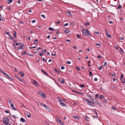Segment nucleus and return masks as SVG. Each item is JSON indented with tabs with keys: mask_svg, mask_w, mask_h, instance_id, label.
Masks as SVG:
<instances>
[{
	"mask_svg": "<svg viewBox=\"0 0 125 125\" xmlns=\"http://www.w3.org/2000/svg\"><path fill=\"white\" fill-rule=\"evenodd\" d=\"M25 115L29 118H30L31 117V116L28 113H26L25 114Z\"/></svg>",
	"mask_w": 125,
	"mask_h": 125,
	"instance_id": "nucleus-13",
	"label": "nucleus"
},
{
	"mask_svg": "<svg viewBox=\"0 0 125 125\" xmlns=\"http://www.w3.org/2000/svg\"><path fill=\"white\" fill-rule=\"evenodd\" d=\"M62 78H59L58 79V80L60 82H61V81L62 80Z\"/></svg>",
	"mask_w": 125,
	"mask_h": 125,
	"instance_id": "nucleus-39",
	"label": "nucleus"
},
{
	"mask_svg": "<svg viewBox=\"0 0 125 125\" xmlns=\"http://www.w3.org/2000/svg\"><path fill=\"white\" fill-rule=\"evenodd\" d=\"M76 69L78 71L80 70V69L79 67H77V66L76 67Z\"/></svg>",
	"mask_w": 125,
	"mask_h": 125,
	"instance_id": "nucleus-53",
	"label": "nucleus"
},
{
	"mask_svg": "<svg viewBox=\"0 0 125 125\" xmlns=\"http://www.w3.org/2000/svg\"><path fill=\"white\" fill-rule=\"evenodd\" d=\"M4 76L9 79H10L11 81L12 80V79L8 74L5 73L4 74Z\"/></svg>",
	"mask_w": 125,
	"mask_h": 125,
	"instance_id": "nucleus-3",
	"label": "nucleus"
},
{
	"mask_svg": "<svg viewBox=\"0 0 125 125\" xmlns=\"http://www.w3.org/2000/svg\"><path fill=\"white\" fill-rule=\"evenodd\" d=\"M52 56H55L56 55V53L54 52H52Z\"/></svg>",
	"mask_w": 125,
	"mask_h": 125,
	"instance_id": "nucleus-30",
	"label": "nucleus"
},
{
	"mask_svg": "<svg viewBox=\"0 0 125 125\" xmlns=\"http://www.w3.org/2000/svg\"><path fill=\"white\" fill-rule=\"evenodd\" d=\"M44 107L46 110L48 111H50V108L47 105H46V107Z\"/></svg>",
	"mask_w": 125,
	"mask_h": 125,
	"instance_id": "nucleus-7",
	"label": "nucleus"
},
{
	"mask_svg": "<svg viewBox=\"0 0 125 125\" xmlns=\"http://www.w3.org/2000/svg\"><path fill=\"white\" fill-rule=\"evenodd\" d=\"M9 103L10 105L13 104V103L11 101H10V102H9Z\"/></svg>",
	"mask_w": 125,
	"mask_h": 125,
	"instance_id": "nucleus-57",
	"label": "nucleus"
},
{
	"mask_svg": "<svg viewBox=\"0 0 125 125\" xmlns=\"http://www.w3.org/2000/svg\"><path fill=\"white\" fill-rule=\"evenodd\" d=\"M11 109L14 110H16V109L15 108V106L13 104L10 105Z\"/></svg>",
	"mask_w": 125,
	"mask_h": 125,
	"instance_id": "nucleus-11",
	"label": "nucleus"
},
{
	"mask_svg": "<svg viewBox=\"0 0 125 125\" xmlns=\"http://www.w3.org/2000/svg\"><path fill=\"white\" fill-rule=\"evenodd\" d=\"M83 34L84 35L86 36V31H85L84 29L83 28L82 31Z\"/></svg>",
	"mask_w": 125,
	"mask_h": 125,
	"instance_id": "nucleus-6",
	"label": "nucleus"
},
{
	"mask_svg": "<svg viewBox=\"0 0 125 125\" xmlns=\"http://www.w3.org/2000/svg\"><path fill=\"white\" fill-rule=\"evenodd\" d=\"M122 7L121 6V5H119L118 6V9L119 10H120L121 9V8Z\"/></svg>",
	"mask_w": 125,
	"mask_h": 125,
	"instance_id": "nucleus-33",
	"label": "nucleus"
},
{
	"mask_svg": "<svg viewBox=\"0 0 125 125\" xmlns=\"http://www.w3.org/2000/svg\"><path fill=\"white\" fill-rule=\"evenodd\" d=\"M66 63L68 64H70L71 63V62L69 61H67Z\"/></svg>",
	"mask_w": 125,
	"mask_h": 125,
	"instance_id": "nucleus-49",
	"label": "nucleus"
},
{
	"mask_svg": "<svg viewBox=\"0 0 125 125\" xmlns=\"http://www.w3.org/2000/svg\"><path fill=\"white\" fill-rule=\"evenodd\" d=\"M41 16L44 19H45L46 18L45 16L43 14L41 15Z\"/></svg>",
	"mask_w": 125,
	"mask_h": 125,
	"instance_id": "nucleus-41",
	"label": "nucleus"
},
{
	"mask_svg": "<svg viewBox=\"0 0 125 125\" xmlns=\"http://www.w3.org/2000/svg\"><path fill=\"white\" fill-rule=\"evenodd\" d=\"M67 12L71 16H72V15L71 14V12L69 10H67Z\"/></svg>",
	"mask_w": 125,
	"mask_h": 125,
	"instance_id": "nucleus-16",
	"label": "nucleus"
},
{
	"mask_svg": "<svg viewBox=\"0 0 125 125\" xmlns=\"http://www.w3.org/2000/svg\"><path fill=\"white\" fill-rule=\"evenodd\" d=\"M78 94H80L81 95H82L83 94V93H81V92H77H77H76Z\"/></svg>",
	"mask_w": 125,
	"mask_h": 125,
	"instance_id": "nucleus-52",
	"label": "nucleus"
},
{
	"mask_svg": "<svg viewBox=\"0 0 125 125\" xmlns=\"http://www.w3.org/2000/svg\"><path fill=\"white\" fill-rule=\"evenodd\" d=\"M40 106L42 107H46V104L43 103H40Z\"/></svg>",
	"mask_w": 125,
	"mask_h": 125,
	"instance_id": "nucleus-20",
	"label": "nucleus"
},
{
	"mask_svg": "<svg viewBox=\"0 0 125 125\" xmlns=\"http://www.w3.org/2000/svg\"><path fill=\"white\" fill-rule=\"evenodd\" d=\"M83 100L87 103V104L91 106H95V103L94 102L92 101H90V100L86 98H83Z\"/></svg>",
	"mask_w": 125,
	"mask_h": 125,
	"instance_id": "nucleus-1",
	"label": "nucleus"
},
{
	"mask_svg": "<svg viewBox=\"0 0 125 125\" xmlns=\"http://www.w3.org/2000/svg\"><path fill=\"white\" fill-rule=\"evenodd\" d=\"M119 39L120 40H123L124 39V38L123 37H120L119 38Z\"/></svg>",
	"mask_w": 125,
	"mask_h": 125,
	"instance_id": "nucleus-63",
	"label": "nucleus"
},
{
	"mask_svg": "<svg viewBox=\"0 0 125 125\" xmlns=\"http://www.w3.org/2000/svg\"><path fill=\"white\" fill-rule=\"evenodd\" d=\"M94 102H95L96 103H98V101L96 99H94V101H93Z\"/></svg>",
	"mask_w": 125,
	"mask_h": 125,
	"instance_id": "nucleus-32",
	"label": "nucleus"
},
{
	"mask_svg": "<svg viewBox=\"0 0 125 125\" xmlns=\"http://www.w3.org/2000/svg\"><path fill=\"white\" fill-rule=\"evenodd\" d=\"M22 55H24L25 54V52L22 51Z\"/></svg>",
	"mask_w": 125,
	"mask_h": 125,
	"instance_id": "nucleus-44",
	"label": "nucleus"
},
{
	"mask_svg": "<svg viewBox=\"0 0 125 125\" xmlns=\"http://www.w3.org/2000/svg\"><path fill=\"white\" fill-rule=\"evenodd\" d=\"M19 74L21 73V76L22 77H23L24 75V73H22L21 72H20L19 73Z\"/></svg>",
	"mask_w": 125,
	"mask_h": 125,
	"instance_id": "nucleus-26",
	"label": "nucleus"
},
{
	"mask_svg": "<svg viewBox=\"0 0 125 125\" xmlns=\"http://www.w3.org/2000/svg\"><path fill=\"white\" fill-rule=\"evenodd\" d=\"M3 20V18H2V17L1 14H0V21H2Z\"/></svg>",
	"mask_w": 125,
	"mask_h": 125,
	"instance_id": "nucleus-40",
	"label": "nucleus"
},
{
	"mask_svg": "<svg viewBox=\"0 0 125 125\" xmlns=\"http://www.w3.org/2000/svg\"><path fill=\"white\" fill-rule=\"evenodd\" d=\"M100 44H98V43H96L95 44V45L96 46H99V47L100 46Z\"/></svg>",
	"mask_w": 125,
	"mask_h": 125,
	"instance_id": "nucleus-56",
	"label": "nucleus"
},
{
	"mask_svg": "<svg viewBox=\"0 0 125 125\" xmlns=\"http://www.w3.org/2000/svg\"><path fill=\"white\" fill-rule=\"evenodd\" d=\"M99 96L98 95V94H96L95 95V97L97 98Z\"/></svg>",
	"mask_w": 125,
	"mask_h": 125,
	"instance_id": "nucleus-60",
	"label": "nucleus"
},
{
	"mask_svg": "<svg viewBox=\"0 0 125 125\" xmlns=\"http://www.w3.org/2000/svg\"><path fill=\"white\" fill-rule=\"evenodd\" d=\"M90 23L89 22H87L85 23V25H90Z\"/></svg>",
	"mask_w": 125,
	"mask_h": 125,
	"instance_id": "nucleus-48",
	"label": "nucleus"
},
{
	"mask_svg": "<svg viewBox=\"0 0 125 125\" xmlns=\"http://www.w3.org/2000/svg\"><path fill=\"white\" fill-rule=\"evenodd\" d=\"M41 71H42L43 73L44 74H45L47 76H48V75L47 74V73H46V72H45L43 70L41 69Z\"/></svg>",
	"mask_w": 125,
	"mask_h": 125,
	"instance_id": "nucleus-14",
	"label": "nucleus"
},
{
	"mask_svg": "<svg viewBox=\"0 0 125 125\" xmlns=\"http://www.w3.org/2000/svg\"><path fill=\"white\" fill-rule=\"evenodd\" d=\"M107 65V62H105V63L104 64V66H106V65Z\"/></svg>",
	"mask_w": 125,
	"mask_h": 125,
	"instance_id": "nucleus-62",
	"label": "nucleus"
},
{
	"mask_svg": "<svg viewBox=\"0 0 125 125\" xmlns=\"http://www.w3.org/2000/svg\"><path fill=\"white\" fill-rule=\"evenodd\" d=\"M94 33L96 34V35H99V33L97 32H96L95 31L94 32Z\"/></svg>",
	"mask_w": 125,
	"mask_h": 125,
	"instance_id": "nucleus-45",
	"label": "nucleus"
},
{
	"mask_svg": "<svg viewBox=\"0 0 125 125\" xmlns=\"http://www.w3.org/2000/svg\"><path fill=\"white\" fill-rule=\"evenodd\" d=\"M60 104L61 105L63 106H66V104L64 103H62V102L61 103H60Z\"/></svg>",
	"mask_w": 125,
	"mask_h": 125,
	"instance_id": "nucleus-18",
	"label": "nucleus"
},
{
	"mask_svg": "<svg viewBox=\"0 0 125 125\" xmlns=\"http://www.w3.org/2000/svg\"><path fill=\"white\" fill-rule=\"evenodd\" d=\"M57 99L60 102V103H61V102L62 101L63 102V101L60 98V97L59 96L57 97Z\"/></svg>",
	"mask_w": 125,
	"mask_h": 125,
	"instance_id": "nucleus-8",
	"label": "nucleus"
},
{
	"mask_svg": "<svg viewBox=\"0 0 125 125\" xmlns=\"http://www.w3.org/2000/svg\"><path fill=\"white\" fill-rule=\"evenodd\" d=\"M87 96L91 100H92V101H94V98L91 95H87Z\"/></svg>",
	"mask_w": 125,
	"mask_h": 125,
	"instance_id": "nucleus-5",
	"label": "nucleus"
},
{
	"mask_svg": "<svg viewBox=\"0 0 125 125\" xmlns=\"http://www.w3.org/2000/svg\"><path fill=\"white\" fill-rule=\"evenodd\" d=\"M21 43H16V46L21 45Z\"/></svg>",
	"mask_w": 125,
	"mask_h": 125,
	"instance_id": "nucleus-36",
	"label": "nucleus"
},
{
	"mask_svg": "<svg viewBox=\"0 0 125 125\" xmlns=\"http://www.w3.org/2000/svg\"><path fill=\"white\" fill-rule=\"evenodd\" d=\"M103 67L102 66H100L99 67V70H101L102 69Z\"/></svg>",
	"mask_w": 125,
	"mask_h": 125,
	"instance_id": "nucleus-37",
	"label": "nucleus"
},
{
	"mask_svg": "<svg viewBox=\"0 0 125 125\" xmlns=\"http://www.w3.org/2000/svg\"><path fill=\"white\" fill-rule=\"evenodd\" d=\"M107 36L109 38H110L111 37V35H110L108 34H107Z\"/></svg>",
	"mask_w": 125,
	"mask_h": 125,
	"instance_id": "nucleus-43",
	"label": "nucleus"
},
{
	"mask_svg": "<svg viewBox=\"0 0 125 125\" xmlns=\"http://www.w3.org/2000/svg\"><path fill=\"white\" fill-rule=\"evenodd\" d=\"M74 117L76 119H79V117L78 116L74 115Z\"/></svg>",
	"mask_w": 125,
	"mask_h": 125,
	"instance_id": "nucleus-23",
	"label": "nucleus"
},
{
	"mask_svg": "<svg viewBox=\"0 0 125 125\" xmlns=\"http://www.w3.org/2000/svg\"><path fill=\"white\" fill-rule=\"evenodd\" d=\"M9 119L8 117H5L3 118V122L4 123L5 125L9 121Z\"/></svg>",
	"mask_w": 125,
	"mask_h": 125,
	"instance_id": "nucleus-2",
	"label": "nucleus"
},
{
	"mask_svg": "<svg viewBox=\"0 0 125 125\" xmlns=\"http://www.w3.org/2000/svg\"><path fill=\"white\" fill-rule=\"evenodd\" d=\"M124 77V75L123 74H122L121 75L120 78V79H122V78H123Z\"/></svg>",
	"mask_w": 125,
	"mask_h": 125,
	"instance_id": "nucleus-54",
	"label": "nucleus"
},
{
	"mask_svg": "<svg viewBox=\"0 0 125 125\" xmlns=\"http://www.w3.org/2000/svg\"><path fill=\"white\" fill-rule=\"evenodd\" d=\"M64 82H65V81H64V80H62L61 81V83H62V84H64Z\"/></svg>",
	"mask_w": 125,
	"mask_h": 125,
	"instance_id": "nucleus-61",
	"label": "nucleus"
},
{
	"mask_svg": "<svg viewBox=\"0 0 125 125\" xmlns=\"http://www.w3.org/2000/svg\"><path fill=\"white\" fill-rule=\"evenodd\" d=\"M70 23H71V25H72V26H73L74 25V23H73V22H70Z\"/></svg>",
	"mask_w": 125,
	"mask_h": 125,
	"instance_id": "nucleus-58",
	"label": "nucleus"
},
{
	"mask_svg": "<svg viewBox=\"0 0 125 125\" xmlns=\"http://www.w3.org/2000/svg\"><path fill=\"white\" fill-rule=\"evenodd\" d=\"M90 62H91L90 61H89L88 62V65L90 67L91 66V65L90 64Z\"/></svg>",
	"mask_w": 125,
	"mask_h": 125,
	"instance_id": "nucleus-47",
	"label": "nucleus"
},
{
	"mask_svg": "<svg viewBox=\"0 0 125 125\" xmlns=\"http://www.w3.org/2000/svg\"><path fill=\"white\" fill-rule=\"evenodd\" d=\"M0 72L2 73H3V74L5 73V72H4L1 69H0Z\"/></svg>",
	"mask_w": 125,
	"mask_h": 125,
	"instance_id": "nucleus-35",
	"label": "nucleus"
},
{
	"mask_svg": "<svg viewBox=\"0 0 125 125\" xmlns=\"http://www.w3.org/2000/svg\"><path fill=\"white\" fill-rule=\"evenodd\" d=\"M46 51V49H44L43 51H42V54H44L45 53V52Z\"/></svg>",
	"mask_w": 125,
	"mask_h": 125,
	"instance_id": "nucleus-31",
	"label": "nucleus"
},
{
	"mask_svg": "<svg viewBox=\"0 0 125 125\" xmlns=\"http://www.w3.org/2000/svg\"><path fill=\"white\" fill-rule=\"evenodd\" d=\"M20 121L22 122H25V120L24 119L21 118L20 119Z\"/></svg>",
	"mask_w": 125,
	"mask_h": 125,
	"instance_id": "nucleus-17",
	"label": "nucleus"
},
{
	"mask_svg": "<svg viewBox=\"0 0 125 125\" xmlns=\"http://www.w3.org/2000/svg\"><path fill=\"white\" fill-rule=\"evenodd\" d=\"M36 22V21L35 20H34L31 21V22L33 23L34 22Z\"/></svg>",
	"mask_w": 125,
	"mask_h": 125,
	"instance_id": "nucleus-64",
	"label": "nucleus"
},
{
	"mask_svg": "<svg viewBox=\"0 0 125 125\" xmlns=\"http://www.w3.org/2000/svg\"><path fill=\"white\" fill-rule=\"evenodd\" d=\"M64 32L66 33V34H67L68 33H69L70 32V31L68 29H66L64 31Z\"/></svg>",
	"mask_w": 125,
	"mask_h": 125,
	"instance_id": "nucleus-15",
	"label": "nucleus"
},
{
	"mask_svg": "<svg viewBox=\"0 0 125 125\" xmlns=\"http://www.w3.org/2000/svg\"><path fill=\"white\" fill-rule=\"evenodd\" d=\"M38 40L37 39H35L34 42V44L35 45L36 44V43L38 42Z\"/></svg>",
	"mask_w": 125,
	"mask_h": 125,
	"instance_id": "nucleus-21",
	"label": "nucleus"
},
{
	"mask_svg": "<svg viewBox=\"0 0 125 125\" xmlns=\"http://www.w3.org/2000/svg\"><path fill=\"white\" fill-rule=\"evenodd\" d=\"M84 119L85 120L87 121H89V118L87 116H86L84 117Z\"/></svg>",
	"mask_w": 125,
	"mask_h": 125,
	"instance_id": "nucleus-9",
	"label": "nucleus"
},
{
	"mask_svg": "<svg viewBox=\"0 0 125 125\" xmlns=\"http://www.w3.org/2000/svg\"><path fill=\"white\" fill-rule=\"evenodd\" d=\"M77 37L78 38H79L80 39H81V36L79 35H77Z\"/></svg>",
	"mask_w": 125,
	"mask_h": 125,
	"instance_id": "nucleus-51",
	"label": "nucleus"
},
{
	"mask_svg": "<svg viewBox=\"0 0 125 125\" xmlns=\"http://www.w3.org/2000/svg\"><path fill=\"white\" fill-rule=\"evenodd\" d=\"M14 34H13V37L14 38H16L17 36L16 34V32L15 31H14Z\"/></svg>",
	"mask_w": 125,
	"mask_h": 125,
	"instance_id": "nucleus-19",
	"label": "nucleus"
},
{
	"mask_svg": "<svg viewBox=\"0 0 125 125\" xmlns=\"http://www.w3.org/2000/svg\"><path fill=\"white\" fill-rule=\"evenodd\" d=\"M17 49L18 50L21 49H22V46H19L17 48Z\"/></svg>",
	"mask_w": 125,
	"mask_h": 125,
	"instance_id": "nucleus-28",
	"label": "nucleus"
},
{
	"mask_svg": "<svg viewBox=\"0 0 125 125\" xmlns=\"http://www.w3.org/2000/svg\"><path fill=\"white\" fill-rule=\"evenodd\" d=\"M111 109L112 110H115L116 108L115 106H113L111 107Z\"/></svg>",
	"mask_w": 125,
	"mask_h": 125,
	"instance_id": "nucleus-24",
	"label": "nucleus"
},
{
	"mask_svg": "<svg viewBox=\"0 0 125 125\" xmlns=\"http://www.w3.org/2000/svg\"><path fill=\"white\" fill-rule=\"evenodd\" d=\"M41 94H42L41 95H42V97L44 98L46 97V96L44 94H43L42 93H41Z\"/></svg>",
	"mask_w": 125,
	"mask_h": 125,
	"instance_id": "nucleus-22",
	"label": "nucleus"
},
{
	"mask_svg": "<svg viewBox=\"0 0 125 125\" xmlns=\"http://www.w3.org/2000/svg\"><path fill=\"white\" fill-rule=\"evenodd\" d=\"M5 125H11V124L10 123L8 122Z\"/></svg>",
	"mask_w": 125,
	"mask_h": 125,
	"instance_id": "nucleus-50",
	"label": "nucleus"
},
{
	"mask_svg": "<svg viewBox=\"0 0 125 125\" xmlns=\"http://www.w3.org/2000/svg\"><path fill=\"white\" fill-rule=\"evenodd\" d=\"M49 30H51L52 31H53L54 30V29H53L51 27H49Z\"/></svg>",
	"mask_w": 125,
	"mask_h": 125,
	"instance_id": "nucleus-46",
	"label": "nucleus"
},
{
	"mask_svg": "<svg viewBox=\"0 0 125 125\" xmlns=\"http://www.w3.org/2000/svg\"><path fill=\"white\" fill-rule=\"evenodd\" d=\"M86 32H87V35L88 36H90V33H89V31H88V30L87 29H86Z\"/></svg>",
	"mask_w": 125,
	"mask_h": 125,
	"instance_id": "nucleus-12",
	"label": "nucleus"
},
{
	"mask_svg": "<svg viewBox=\"0 0 125 125\" xmlns=\"http://www.w3.org/2000/svg\"><path fill=\"white\" fill-rule=\"evenodd\" d=\"M104 97V96L103 95H101L100 98L101 99H102Z\"/></svg>",
	"mask_w": 125,
	"mask_h": 125,
	"instance_id": "nucleus-38",
	"label": "nucleus"
},
{
	"mask_svg": "<svg viewBox=\"0 0 125 125\" xmlns=\"http://www.w3.org/2000/svg\"><path fill=\"white\" fill-rule=\"evenodd\" d=\"M119 51L121 53H123L124 52L123 50L121 48H120V50Z\"/></svg>",
	"mask_w": 125,
	"mask_h": 125,
	"instance_id": "nucleus-29",
	"label": "nucleus"
},
{
	"mask_svg": "<svg viewBox=\"0 0 125 125\" xmlns=\"http://www.w3.org/2000/svg\"><path fill=\"white\" fill-rule=\"evenodd\" d=\"M33 83L36 86H39V84L36 81L34 80L33 81Z\"/></svg>",
	"mask_w": 125,
	"mask_h": 125,
	"instance_id": "nucleus-10",
	"label": "nucleus"
},
{
	"mask_svg": "<svg viewBox=\"0 0 125 125\" xmlns=\"http://www.w3.org/2000/svg\"><path fill=\"white\" fill-rule=\"evenodd\" d=\"M15 77L18 79L19 80V81H20L21 82H24V80L23 79H21L20 77H18L17 75H15Z\"/></svg>",
	"mask_w": 125,
	"mask_h": 125,
	"instance_id": "nucleus-4",
	"label": "nucleus"
},
{
	"mask_svg": "<svg viewBox=\"0 0 125 125\" xmlns=\"http://www.w3.org/2000/svg\"><path fill=\"white\" fill-rule=\"evenodd\" d=\"M5 33L9 35V36H10V33L7 31H5Z\"/></svg>",
	"mask_w": 125,
	"mask_h": 125,
	"instance_id": "nucleus-34",
	"label": "nucleus"
},
{
	"mask_svg": "<svg viewBox=\"0 0 125 125\" xmlns=\"http://www.w3.org/2000/svg\"><path fill=\"white\" fill-rule=\"evenodd\" d=\"M59 124H61L62 125H64V123L63 122V121H62Z\"/></svg>",
	"mask_w": 125,
	"mask_h": 125,
	"instance_id": "nucleus-42",
	"label": "nucleus"
},
{
	"mask_svg": "<svg viewBox=\"0 0 125 125\" xmlns=\"http://www.w3.org/2000/svg\"><path fill=\"white\" fill-rule=\"evenodd\" d=\"M61 119L59 117H56V120L57 121L59 120H60Z\"/></svg>",
	"mask_w": 125,
	"mask_h": 125,
	"instance_id": "nucleus-25",
	"label": "nucleus"
},
{
	"mask_svg": "<svg viewBox=\"0 0 125 125\" xmlns=\"http://www.w3.org/2000/svg\"><path fill=\"white\" fill-rule=\"evenodd\" d=\"M89 75L90 76H92V73L91 72H89Z\"/></svg>",
	"mask_w": 125,
	"mask_h": 125,
	"instance_id": "nucleus-55",
	"label": "nucleus"
},
{
	"mask_svg": "<svg viewBox=\"0 0 125 125\" xmlns=\"http://www.w3.org/2000/svg\"><path fill=\"white\" fill-rule=\"evenodd\" d=\"M61 68L62 69H63L65 68V67L63 66H62L61 67Z\"/></svg>",
	"mask_w": 125,
	"mask_h": 125,
	"instance_id": "nucleus-59",
	"label": "nucleus"
},
{
	"mask_svg": "<svg viewBox=\"0 0 125 125\" xmlns=\"http://www.w3.org/2000/svg\"><path fill=\"white\" fill-rule=\"evenodd\" d=\"M12 0H8L7 1H8V3L9 4L12 2Z\"/></svg>",
	"mask_w": 125,
	"mask_h": 125,
	"instance_id": "nucleus-27",
	"label": "nucleus"
}]
</instances>
